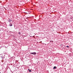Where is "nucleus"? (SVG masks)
Segmentation results:
<instances>
[{"mask_svg":"<svg viewBox=\"0 0 73 73\" xmlns=\"http://www.w3.org/2000/svg\"><path fill=\"white\" fill-rule=\"evenodd\" d=\"M12 21V20L9 19V22H11Z\"/></svg>","mask_w":73,"mask_h":73,"instance_id":"20e7f679","label":"nucleus"},{"mask_svg":"<svg viewBox=\"0 0 73 73\" xmlns=\"http://www.w3.org/2000/svg\"><path fill=\"white\" fill-rule=\"evenodd\" d=\"M66 47H67V48H69V46H67Z\"/></svg>","mask_w":73,"mask_h":73,"instance_id":"0eeeda50","label":"nucleus"},{"mask_svg":"<svg viewBox=\"0 0 73 73\" xmlns=\"http://www.w3.org/2000/svg\"><path fill=\"white\" fill-rule=\"evenodd\" d=\"M9 26H10V27H12V24L11 23H10L9 24Z\"/></svg>","mask_w":73,"mask_h":73,"instance_id":"f03ea898","label":"nucleus"},{"mask_svg":"<svg viewBox=\"0 0 73 73\" xmlns=\"http://www.w3.org/2000/svg\"><path fill=\"white\" fill-rule=\"evenodd\" d=\"M28 70H29L30 72H31V70H30L29 69H28Z\"/></svg>","mask_w":73,"mask_h":73,"instance_id":"7ed1b4c3","label":"nucleus"},{"mask_svg":"<svg viewBox=\"0 0 73 73\" xmlns=\"http://www.w3.org/2000/svg\"><path fill=\"white\" fill-rule=\"evenodd\" d=\"M19 35H20L21 34V33H20V32H19Z\"/></svg>","mask_w":73,"mask_h":73,"instance_id":"423d86ee","label":"nucleus"},{"mask_svg":"<svg viewBox=\"0 0 73 73\" xmlns=\"http://www.w3.org/2000/svg\"><path fill=\"white\" fill-rule=\"evenodd\" d=\"M31 54H36V53L35 52H31Z\"/></svg>","mask_w":73,"mask_h":73,"instance_id":"f257e3e1","label":"nucleus"},{"mask_svg":"<svg viewBox=\"0 0 73 73\" xmlns=\"http://www.w3.org/2000/svg\"><path fill=\"white\" fill-rule=\"evenodd\" d=\"M56 66H54L53 68V69H56Z\"/></svg>","mask_w":73,"mask_h":73,"instance_id":"39448f33","label":"nucleus"},{"mask_svg":"<svg viewBox=\"0 0 73 73\" xmlns=\"http://www.w3.org/2000/svg\"><path fill=\"white\" fill-rule=\"evenodd\" d=\"M0 73H1V72H0Z\"/></svg>","mask_w":73,"mask_h":73,"instance_id":"6e6552de","label":"nucleus"}]
</instances>
